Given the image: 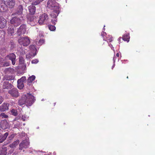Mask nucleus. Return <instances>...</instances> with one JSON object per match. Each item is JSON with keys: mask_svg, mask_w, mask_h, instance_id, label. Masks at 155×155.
<instances>
[{"mask_svg": "<svg viewBox=\"0 0 155 155\" xmlns=\"http://www.w3.org/2000/svg\"><path fill=\"white\" fill-rule=\"evenodd\" d=\"M36 100L35 97L29 93L23 95L21 98L19 100L18 104L22 106L26 104L27 106H31Z\"/></svg>", "mask_w": 155, "mask_h": 155, "instance_id": "nucleus-1", "label": "nucleus"}, {"mask_svg": "<svg viewBox=\"0 0 155 155\" xmlns=\"http://www.w3.org/2000/svg\"><path fill=\"white\" fill-rule=\"evenodd\" d=\"M47 7L53 10H58L60 8L59 4L55 0H48L47 2Z\"/></svg>", "mask_w": 155, "mask_h": 155, "instance_id": "nucleus-2", "label": "nucleus"}, {"mask_svg": "<svg viewBox=\"0 0 155 155\" xmlns=\"http://www.w3.org/2000/svg\"><path fill=\"white\" fill-rule=\"evenodd\" d=\"M49 20V17L48 15L46 13H44L40 16L38 22L40 25L47 24L48 23Z\"/></svg>", "mask_w": 155, "mask_h": 155, "instance_id": "nucleus-3", "label": "nucleus"}, {"mask_svg": "<svg viewBox=\"0 0 155 155\" xmlns=\"http://www.w3.org/2000/svg\"><path fill=\"white\" fill-rule=\"evenodd\" d=\"M18 41L20 45L27 46L30 44V40L28 37H22L18 39Z\"/></svg>", "mask_w": 155, "mask_h": 155, "instance_id": "nucleus-4", "label": "nucleus"}, {"mask_svg": "<svg viewBox=\"0 0 155 155\" xmlns=\"http://www.w3.org/2000/svg\"><path fill=\"white\" fill-rule=\"evenodd\" d=\"M21 21L19 18L15 16L12 17L10 20V23L12 26L16 27L21 24Z\"/></svg>", "mask_w": 155, "mask_h": 155, "instance_id": "nucleus-5", "label": "nucleus"}, {"mask_svg": "<svg viewBox=\"0 0 155 155\" xmlns=\"http://www.w3.org/2000/svg\"><path fill=\"white\" fill-rule=\"evenodd\" d=\"M30 142L27 139L23 140L19 144V150L25 151L24 149L28 148L29 147Z\"/></svg>", "mask_w": 155, "mask_h": 155, "instance_id": "nucleus-6", "label": "nucleus"}, {"mask_svg": "<svg viewBox=\"0 0 155 155\" xmlns=\"http://www.w3.org/2000/svg\"><path fill=\"white\" fill-rule=\"evenodd\" d=\"M59 12V9L53 10V11L51 12L50 15L51 17L53 18L51 19V22L53 25L55 24V22L57 21L56 18Z\"/></svg>", "mask_w": 155, "mask_h": 155, "instance_id": "nucleus-7", "label": "nucleus"}, {"mask_svg": "<svg viewBox=\"0 0 155 155\" xmlns=\"http://www.w3.org/2000/svg\"><path fill=\"white\" fill-rule=\"evenodd\" d=\"M1 2H4L7 8H12L15 7V0H1Z\"/></svg>", "mask_w": 155, "mask_h": 155, "instance_id": "nucleus-8", "label": "nucleus"}, {"mask_svg": "<svg viewBox=\"0 0 155 155\" xmlns=\"http://www.w3.org/2000/svg\"><path fill=\"white\" fill-rule=\"evenodd\" d=\"M23 6L22 5H19L15 11L12 14V15L18 16L21 15L22 14Z\"/></svg>", "mask_w": 155, "mask_h": 155, "instance_id": "nucleus-9", "label": "nucleus"}, {"mask_svg": "<svg viewBox=\"0 0 155 155\" xmlns=\"http://www.w3.org/2000/svg\"><path fill=\"white\" fill-rule=\"evenodd\" d=\"M27 22L32 26H35L37 22L36 17L33 15H28L27 17Z\"/></svg>", "mask_w": 155, "mask_h": 155, "instance_id": "nucleus-10", "label": "nucleus"}, {"mask_svg": "<svg viewBox=\"0 0 155 155\" xmlns=\"http://www.w3.org/2000/svg\"><path fill=\"white\" fill-rule=\"evenodd\" d=\"M26 26L25 24L21 25L20 27L18 28L17 31V34L18 36H20L22 34H25L26 32Z\"/></svg>", "mask_w": 155, "mask_h": 155, "instance_id": "nucleus-11", "label": "nucleus"}, {"mask_svg": "<svg viewBox=\"0 0 155 155\" xmlns=\"http://www.w3.org/2000/svg\"><path fill=\"white\" fill-rule=\"evenodd\" d=\"M8 93L14 97H17L19 96L18 91L16 88H13L9 90Z\"/></svg>", "mask_w": 155, "mask_h": 155, "instance_id": "nucleus-12", "label": "nucleus"}, {"mask_svg": "<svg viewBox=\"0 0 155 155\" xmlns=\"http://www.w3.org/2000/svg\"><path fill=\"white\" fill-rule=\"evenodd\" d=\"M6 58H8L11 61L12 64L13 65H14L15 64L16 56L14 53H11L7 55L6 56Z\"/></svg>", "mask_w": 155, "mask_h": 155, "instance_id": "nucleus-13", "label": "nucleus"}, {"mask_svg": "<svg viewBox=\"0 0 155 155\" xmlns=\"http://www.w3.org/2000/svg\"><path fill=\"white\" fill-rule=\"evenodd\" d=\"M2 87L3 89H10L12 88L13 85L9 83L7 81H5L2 82Z\"/></svg>", "mask_w": 155, "mask_h": 155, "instance_id": "nucleus-14", "label": "nucleus"}, {"mask_svg": "<svg viewBox=\"0 0 155 155\" xmlns=\"http://www.w3.org/2000/svg\"><path fill=\"white\" fill-rule=\"evenodd\" d=\"M7 25V20L2 16H0V28H5Z\"/></svg>", "mask_w": 155, "mask_h": 155, "instance_id": "nucleus-15", "label": "nucleus"}, {"mask_svg": "<svg viewBox=\"0 0 155 155\" xmlns=\"http://www.w3.org/2000/svg\"><path fill=\"white\" fill-rule=\"evenodd\" d=\"M9 124L6 120H2L0 124V127L3 129H5L8 128Z\"/></svg>", "mask_w": 155, "mask_h": 155, "instance_id": "nucleus-16", "label": "nucleus"}, {"mask_svg": "<svg viewBox=\"0 0 155 155\" xmlns=\"http://www.w3.org/2000/svg\"><path fill=\"white\" fill-rule=\"evenodd\" d=\"M9 104L7 103H4L0 106V111H5L8 109Z\"/></svg>", "mask_w": 155, "mask_h": 155, "instance_id": "nucleus-17", "label": "nucleus"}, {"mask_svg": "<svg viewBox=\"0 0 155 155\" xmlns=\"http://www.w3.org/2000/svg\"><path fill=\"white\" fill-rule=\"evenodd\" d=\"M8 135V133L7 132L3 134L0 133V143H2L6 139Z\"/></svg>", "mask_w": 155, "mask_h": 155, "instance_id": "nucleus-18", "label": "nucleus"}, {"mask_svg": "<svg viewBox=\"0 0 155 155\" xmlns=\"http://www.w3.org/2000/svg\"><path fill=\"white\" fill-rule=\"evenodd\" d=\"M8 33L9 35L13 36L15 33V29L12 25H10L8 27L7 30Z\"/></svg>", "mask_w": 155, "mask_h": 155, "instance_id": "nucleus-19", "label": "nucleus"}, {"mask_svg": "<svg viewBox=\"0 0 155 155\" xmlns=\"http://www.w3.org/2000/svg\"><path fill=\"white\" fill-rule=\"evenodd\" d=\"M7 10V7L4 2H2L0 0V12H4Z\"/></svg>", "mask_w": 155, "mask_h": 155, "instance_id": "nucleus-20", "label": "nucleus"}, {"mask_svg": "<svg viewBox=\"0 0 155 155\" xmlns=\"http://www.w3.org/2000/svg\"><path fill=\"white\" fill-rule=\"evenodd\" d=\"M15 78V77L14 75H5L2 78V80L3 81L5 80H6L5 81L12 80H14Z\"/></svg>", "mask_w": 155, "mask_h": 155, "instance_id": "nucleus-21", "label": "nucleus"}, {"mask_svg": "<svg viewBox=\"0 0 155 155\" xmlns=\"http://www.w3.org/2000/svg\"><path fill=\"white\" fill-rule=\"evenodd\" d=\"M32 4L33 5H30L28 7V9L30 14L31 15H33L35 13L36 10V7L35 6V5H33V4Z\"/></svg>", "mask_w": 155, "mask_h": 155, "instance_id": "nucleus-22", "label": "nucleus"}, {"mask_svg": "<svg viewBox=\"0 0 155 155\" xmlns=\"http://www.w3.org/2000/svg\"><path fill=\"white\" fill-rule=\"evenodd\" d=\"M7 148L4 146H2L0 150V155H6L7 154Z\"/></svg>", "mask_w": 155, "mask_h": 155, "instance_id": "nucleus-23", "label": "nucleus"}, {"mask_svg": "<svg viewBox=\"0 0 155 155\" xmlns=\"http://www.w3.org/2000/svg\"><path fill=\"white\" fill-rule=\"evenodd\" d=\"M35 76L34 75L29 77L27 80V82L28 84L32 83L33 81L35 79Z\"/></svg>", "mask_w": 155, "mask_h": 155, "instance_id": "nucleus-24", "label": "nucleus"}, {"mask_svg": "<svg viewBox=\"0 0 155 155\" xmlns=\"http://www.w3.org/2000/svg\"><path fill=\"white\" fill-rule=\"evenodd\" d=\"M19 140H17L15 141H14L13 143L12 144H10L9 146V147L12 148H13L15 147L16 146L18 145L19 143Z\"/></svg>", "mask_w": 155, "mask_h": 155, "instance_id": "nucleus-25", "label": "nucleus"}, {"mask_svg": "<svg viewBox=\"0 0 155 155\" xmlns=\"http://www.w3.org/2000/svg\"><path fill=\"white\" fill-rule=\"evenodd\" d=\"M35 54L32 53H28L26 55V58L27 59H29L32 57H34Z\"/></svg>", "mask_w": 155, "mask_h": 155, "instance_id": "nucleus-26", "label": "nucleus"}, {"mask_svg": "<svg viewBox=\"0 0 155 155\" xmlns=\"http://www.w3.org/2000/svg\"><path fill=\"white\" fill-rule=\"evenodd\" d=\"M17 86L20 89H21L24 87V84L22 82H18V81H17Z\"/></svg>", "mask_w": 155, "mask_h": 155, "instance_id": "nucleus-27", "label": "nucleus"}, {"mask_svg": "<svg viewBox=\"0 0 155 155\" xmlns=\"http://www.w3.org/2000/svg\"><path fill=\"white\" fill-rule=\"evenodd\" d=\"M122 39L124 41L128 42L129 39V36L127 34L124 35L123 36Z\"/></svg>", "mask_w": 155, "mask_h": 155, "instance_id": "nucleus-28", "label": "nucleus"}, {"mask_svg": "<svg viewBox=\"0 0 155 155\" xmlns=\"http://www.w3.org/2000/svg\"><path fill=\"white\" fill-rule=\"evenodd\" d=\"M15 136L13 134H11L10 136H9L7 139V141L8 143H10L11 141V140Z\"/></svg>", "mask_w": 155, "mask_h": 155, "instance_id": "nucleus-29", "label": "nucleus"}, {"mask_svg": "<svg viewBox=\"0 0 155 155\" xmlns=\"http://www.w3.org/2000/svg\"><path fill=\"white\" fill-rule=\"evenodd\" d=\"M10 65V62L6 61V58H5V61H4V63L2 65L3 66L7 67L9 66Z\"/></svg>", "mask_w": 155, "mask_h": 155, "instance_id": "nucleus-30", "label": "nucleus"}, {"mask_svg": "<svg viewBox=\"0 0 155 155\" xmlns=\"http://www.w3.org/2000/svg\"><path fill=\"white\" fill-rule=\"evenodd\" d=\"M8 117V116L4 113H2L0 114V118L1 119L6 118Z\"/></svg>", "mask_w": 155, "mask_h": 155, "instance_id": "nucleus-31", "label": "nucleus"}, {"mask_svg": "<svg viewBox=\"0 0 155 155\" xmlns=\"http://www.w3.org/2000/svg\"><path fill=\"white\" fill-rule=\"evenodd\" d=\"M11 113L12 115L15 116H16L18 115V112L17 110L14 109H12L11 110Z\"/></svg>", "mask_w": 155, "mask_h": 155, "instance_id": "nucleus-32", "label": "nucleus"}, {"mask_svg": "<svg viewBox=\"0 0 155 155\" xmlns=\"http://www.w3.org/2000/svg\"><path fill=\"white\" fill-rule=\"evenodd\" d=\"M26 80V78L25 76L22 77L20 79L18 80V82H22L24 83L25 82Z\"/></svg>", "mask_w": 155, "mask_h": 155, "instance_id": "nucleus-33", "label": "nucleus"}, {"mask_svg": "<svg viewBox=\"0 0 155 155\" xmlns=\"http://www.w3.org/2000/svg\"><path fill=\"white\" fill-rule=\"evenodd\" d=\"M19 62L20 64H23L25 62V60L22 57H19Z\"/></svg>", "mask_w": 155, "mask_h": 155, "instance_id": "nucleus-34", "label": "nucleus"}, {"mask_svg": "<svg viewBox=\"0 0 155 155\" xmlns=\"http://www.w3.org/2000/svg\"><path fill=\"white\" fill-rule=\"evenodd\" d=\"M44 0H35L33 2V4L34 5H37L43 1Z\"/></svg>", "mask_w": 155, "mask_h": 155, "instance_id": "nucleus-35", "label": "nucleus"}, {"mask_svg": "<svg viewBox=\"0 0 155 155\" xmlns=\"http://www.w3.org/2000/svg\"><path fill=\"white\" fill-rule=\"evenodd\" d=\"M48 28L51 31H54L55 29V27L54 25H49L48 26Z\"/></svg>", "mask_w": 155, "mask_h": 155, "instance_id": "nucleus-36", "label": "nucleus"}, {"mask_svg": "<svg viewBox=\"0 0 155 155\" xmlns=\"http://www.w3.org/2000/svg\"><path fill=\"white\" fill-rule=\"evenodd\" d=\"M30 49L32 51H36V49L35 46L34 45H31L29 46Z\"/></svg>", "mask_w": 155, "mask_h": 155, "instance_id": "nucleus-37", "label": "nucleus"}, {"mask_svg": "<svg viewBox=\"0 0 155 155\" xmlns=\"http://www.w3.org/2000/svg\"><path fill=\"white\" fill-rule=\"evenodd\" d=\"M44 42V40L43 39H41L38 42V43L37 44V45H41Z\"/></svg>", "mask_w": 155, "mask_h": 155, "instance_id": "nucleus-38", "label": "nucleus"}, {"mask_svg": "<svg viewBox=\"0 0 155 155\" xmlns=\"http://www.w3.org/2000/svg\"><path fill=\"white\" fill-rule=\"evenodd\" d=\"M6 57L5 58H2L1 57H0V64L1 65H2L4 61H5V58H6Z\"/></svg>", "mask_w": 155, "mask_h": 155, "instance_id": "nucleus-39", "label": "nucleus"}, {"mask_svg": "<svg viewBox=\"0 0 155 155\" xmlns=\"http://www.w3.org/2000/svg\"><path fill=\"white\" fill-rule=\"evenodd\" d=\"M38 62V59H35L32 61L31 63L32 64H36Z\"/></svg>", "mask_w": 155, "mask_h": 155, "instance_id": "nucleus-40", "label": "nucleus"}, {"mask_svg": "<svg viewBox=\"0 0 155 155\" xmlns=\"http://www.w3.org/2000/svg\"><path fill=\"white\" fill-rule=\"evenodd\" d=\"M27 119V117L24 115H22V117H21V119L23 121H25Z\"/></svg>", "mask_w": 155, "mask_h": 155, "instance_id": "nucleus-41", "label": "nucleus"}, {"mask_svg": "<svg viewBox=\"0 0 155 155\" xmlns=\"http://www.w3.org/2000/svg\"><path fill=\"white\" fill-rule=\"evenodd\" d=\"M11 69H12L10 68H7L5 70V73H7L8 71H10Z\"/></svg>", "mask_w": 155, "mask_h": 155, "instance_id": "nucleus-42", "label": "nucleus"}, {"mask_svg": "<svg viewBox=\"0 0 155 155\" xmlns=\"http://www.w3.org/2000/svg\"><path fill=\"white\" fill-rule=\"evenodd\" d=\"M3 101V99L2 97V96H0V104L2 103Z\"/></svg>", "mask_w": 155, "mask_h": 155, "instance_id": "nucleus-43", "label": "nucleus"}, {"mask_svg": "<svg viewBox=\"0 0 155 155\" xmlns=\"http://www.w3.org/2000/svg\"><path fill=\"white\" fill-rule=\"evenodd\" d=\"M121 39V37H120L118 39V40L119 41H120V40Z\"/></svg>", "mask_w": 155, "mask_h": 155, "instance_id": "nucleus-44", "label": "nucleus"}, {"mask_svg": "<svg viewBox=\"0 0 155 155\" xmlns=\"http://www.w3.org/2000/svg\"><path fill=\"white\" fill-rule=\"evenodd\" d=\"M113 61H114V62L115 63V57H113Z\"/></svg>", "mask_w": 155, "mask_h": 155, "instance_id": "nucleus-45", "label": "nucleus"}, {"mask_svg": "<svg viewBox=\"0 0 155 155\" xmlns=\"http://www.w3.org/2000/svg\"><path fill=\"white\" fill-rule=\"evenodd\" d=\"M116 56H117V57H119V54L118 53H117V54H116Z\"/></svg>", "mask_w": 155, "mask_h": 155, "instance_id": "nucleus-46", "label": "nucleus"}, {"mask_svg": "<svg viewBox=\"0 0 155 155\" xmlns=\"http://www.w3.org/2000/svg\"><path fill=\"white\" fill-rule=\"evenodd\" d=\"M115 64H113V66H112V68H114V66H115Z\"/></svg>", "mask_w": 155, "mask_h": 155, "instance_id": "nucleus-47", "label": "nucleus"}, {"mask_svg": "<svg viewBox=\"0 0 155 155\" xmlns=\"http://www.w3.org/2000/svg\"><path fill=\"white\" fill-rule=\"evenodd\" d=\"M103 33H104H104H105V34H106V32H104V33L103 32Z\"/></svg>", "mask_w": 155, "mask_h": 155, "instance_id": "nucleus-48", "label": "nucleus"}, {"mask_svg": "<svg viewBox=\"0 0 155 155\" xmlns=\"http://www.w3.org/2000/svg\"><path fill=\"white\" fill-rule=\"evenodd\" d=\"M101 35H102V36H103V34H102V33L101 34Z\"/></svg>", "mask_w": 155, "mask_h": 155, "instance_id": "nucleus-49", "label": "nucleus"}, {"mask_svg": "<svg viewBox=\"0 0 155 155\" xmlns=\"http://www.w3.org/2000/svg\"><path fill=\"white\" fill-rule=\"evenodd\" d=\"M13 151V150H12V152Z\"/></svg>", "mask_w": 155, "mask_h": 155, "instance_id": "nucleus-50", "label": "nucleus"}, {"mask_svg": "<svg viewBox=\"0 0 155 155\" xmlns=\"http://www.w3.org/2000/svg\"><path fill=\"white\" fill-rule=\"evenodd\" d=\"M25 67H26V65H25Z\"/></svg>", "mask_w": 155, "mask_h": 155, "instance_id": "nucleus-51", "label": "nucleus"}, {"mask_svg": "<svg viewBox=\"0 0 155 155\" xmlns=\"http://www.w3.org/2000/svg\"><path fill=\"white\" fill-rule=\"evenodd\" d=\"M15 120H16L15 119V120H14V121Z\"/></svg>", "mask_w": 155, "mask_h": 155, "instance_id": "nucleus-52", "label": "nucleus"}, {"mask_svg": "<svg viewBox=\"0 0 155 155\" xmlns=\"http://www.w3.org/2000/svg\"><path fill=\"white\" fill-rule=\"evenodd\" d=\"M25 125V124H23V125Z\"/></svg>", "mask_w": 155, "mask_h": 155, "instance_id": "nucleus-53", "label": "nucleus"}, {"mask_svg": "<svg viewBox=\"0 0 155 155\" xmlns=\"http://www.w3.org/2000/svg\"><path fill=\"white\" fill-rule=\"evenodd\" d=\"M127 78H128V76L127 77Z\"/></svg>", "mask_w": 155, "mask_h": 155, "instance_id": "nucleus-54", "label": "nucleus"}]
</instances>
